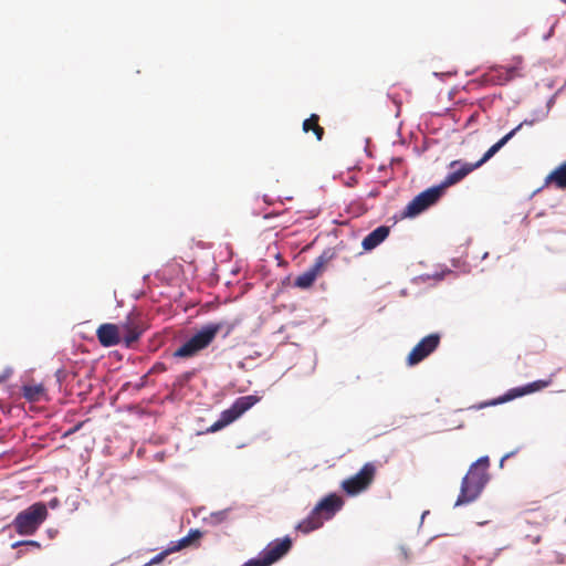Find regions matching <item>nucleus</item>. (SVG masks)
<instances>
[{"label": "nucleus", "instance_id": "nucleus-18", "mask_svg": "<svg viewBox=\"0 0 566 566\" xmlns=\"http://www.w3.org/2000/svg\"><path fill=\"white\" fill-rule=\"evenodd\" d=\"M143 333V329L135 325V324H127L124 327V335L122 337V342L126 347H130L134 343H136L140 335Z\"/></svg>", "mask_w": 566, "mask_h": 566}, {"label": "nucleus", "instance_id": "nucleus-28", "mask_svg": "<svg viewBox=\"0 0 566 566\" xmlns=\"http://www.w3.org/2000/svg\"><path fill=\"white\" fill-rule=\"evenodd\" d=\"M12 374V368L7 367L2 374H0V384L6 381Z\"/></svg>", "mask_w": 566, "mask_h": 566}, {"label": "nucleus", "instance_id": "nucleus-3", "mask_svg": "<svg viewBox=\"0 0 566 566\" xmlns=\"http://www.w3.org/2000/svg\"><path fill=\"white\" fill-rule=\"evenodd\" d=\"M490 480L485 470H471L463 476L454 506L470 504L478 500Z\"/></svg>", "mask_w": 566, "mask_h": 566}, {"label": "nucleus", "instance_id": "nucleus-8", "mask_svg": "<svg viewBox=\"0 0 566 566\" xmlns=\"http://www.w3.org/2000/svg\"><path fill=\"white\" fill-rule=\"evenodd\" d=\"M375 471L376 469L373 463L364 464L358 473L343 481L342 486L344 491L349 495H357L366 490L374 479Z\"/></svg>", "mask_w": 566, "mask_h": 566}, {"label": "nucleus", "instance_id": "nucleus-34", "mask_svg": "<svg viewBox=\"0 0 566 566\" xmlns=\"http://www.w3.org/2000/svg\"><path fill=\"white\" fill-rule=\"evenodd\" d=\"M427 514H429V511H424V512L422 513V516H421V523L423 522V520H424V517H426V515H427Z\"/></svg>", "mask_w": 566, "mask_h": 566}, {"label": "nucleus", "instance_id": "nucleus-6", "mask_svg": "<svg viewBox=\"0 0 566 566\" xmlns=\"http://www.w3.org/2000/svg\"><path fill=\"white\" fill-rule=\"evenodd\" d=\"M292 547V539L285 536L282 539H275L270 543L256 558H251L242 566H270L281 559Z\"/></svg>", "mask_w": 566, "mask_h": 566}, {"label": "nucleus", "instance_id": "nucleus-27", "mask_svg": "<svg viewBox=\"0 0 566 566\" xmlns=\"http://www.w3.org/2000/svg\"><path fill=\"white\" fill-rule=\"evenodd\" d=\"M313 132L317 140H321L323 138L324 129L321 126H318L317 123L314 125Z\"/></svg>", "mask_w": 566, "mask_h": 566}, {"label": "nucleus", "instance_id": "nucleus-22", "mask_svg": "<svg viewBox=\"0 0 566 566\" xmlns=\"http://www.w3.org/2000/svg\"><path fill=\"white\" fill-rule=\"evenodd\" d=\"M229 512H230V509L212 512L209 517L210 523L213 525H218V524L224 522L228 518Z\"/></svg>", "mask_w": 566, "mask_h": 566}, {"label": "nucleus", "instance_id": "nucleus-9", "mask_svg": "<svg viewBox=\"0 0 566 566\" xmlns=\"http://www.w3.org/2000/svg\"><path fill=\"white\" fill-rule=\"evenodd\" d=\"M440 344V335L432 333L423 337L410 352L407 361L410 366L417 365L433 353Z\"/></svg>", "mask_w": 566, "mask_h": 566}, {"label": "nucleus", "instance_id": "nucleus-24", "mask_svg": "<svg viewBox=\"0 0 566 566\" xmlns=\"http://www.w3.org/2000/svg\"><path fill=\"white\" fill-rule=\"evenodd\" d=\"M318 116L315 114H312L310 118L305 119L303 122V130L305 133H308L311 129L313 130L314 125L317 123Z\"/></svg>", "mask_w": 566, "mask_h": 566}, {"label": "nucleus", "instance_id": "nucleus-32", "mask_svg": "<svg viewBox=\"0 0 566 566\" xmlns=\"http://www.w3.org/2000/svg\"><path fill=\"white\" fill-rule=\"evenodd\" d=\"M515 72H516V67L515 66L514 67H510L509 69V73H510L509 77L512 78L515 75Z\"/></svg>", "mask_w": 566, "mask_h": 566}, {"label": "nucleus", "instance_id": "nucleus-31", "mask_svg": "<svg viewBox=\"0 0 566 566\" xmlns=\"http://www.w3.org/2000/svg\"><path fill=\"white\" fill-rule=\"evenodd\" d=\"M516 453V451H512V452H509L506 454H504L502 457V462H504L505 460L510 459L511 457H513L514 454Z\"/></svg>", "mask_w": 566, "mask_h": 566}, {"label": "nucleus", "instance_id": "nucleus-35", "mask_svg": "<svg viewBox=\"0 0 566 566\" xmlns=\"http://www.w3.org/2000/svg\"><path fill=\"white\" fill-rule=\"evenodd\" d=\"M443 276H444V273L437 275L438 279H443Z\"/></svg>", "mask_w": 566, "mask_h": 566}, {"label": "nucleus", "instance_id": "nucleus-12", "mask_svg": "<svg viewBox=\"0 0 566 566\" xmlns=\"http://www.w3.org/2000/svg\"><path fill=\"white\" fill-rule=\"evenodd\" d=\"M547 384H548L547 381L537 380V381L530 382L522 387L512 388L509 391H506L505 395H503L502 397H500L495 400H492L490 402L482 403L479 408L507 402L510 400L522 397L524 395H528V394L535 392L537 390H541L544 387H546Z\"/></svg>", "mask_w": 566, "mask_h": 566}, {"label": "nucleus", "instance_id": "nucleus-5", "mask_svg": "<svg viewBox=\"0 0 566 566\" xmlns=\"http://www.w3.org/2000/svg\"><path fill=\"white\" fill-rule=\"evenodd\" d=\"M260 401L255 395L242 396L234 400L230 408L221 412L220 418L210 426L208 432H217L240 418L245 411Z\"/></svg>", "mask_w": 566, "mask_h": 566}, {"label": "nucleus", "instance_id": "nucleus-1", "mask_svg": "<svg viewBox=\"0 0 566 566\" xmlns=\"http://www.w3.org/2000/svg\"><path fill=\"white\" fill-rule=\"evenodd\" d=\"M223 328H226V337L232 332L234 324L219 322L202 326L174 353V357L190 358L196 356L200 350L207 348Z\"/></svg>", "mask_w": 566, "mask_h": 566}, {"label": "nucleus", "instance_id": "nucleus-20", "mask_svg": "<svg viewBox=\"0 0 566 566\" xmlns=\"http://www.w3.org/2000/svg\"><path fill=\"white\" fill-rule=\"evenodd\" d=\"M23 397L31 402L40 401L41 397L44 395V387L42 384L38 385H24L22 387Z\"/></svg>", "mask_w": 566, "mask_h": 566}, {"label": "nucleus", "instance_id": "nucleus-13", "mask_svg": "<svg viewBox=\"0 0 566 566\" xmlns=\"http://www.w3.org/2000/svg\"><path fill=\"white\" fill-rule=\"evenodd\" d=\"M326 261L327 258L325 254L319 255L308 270L295 279L294 285L300 289H308L312 286Z\"/></svg>", "mask_w": 566, "mask_h": 566}, {"label": "nucleus", "instance_id": "nucleus-19", "mask_svg": "<svg viewBox=\"0 0 566 566\" xmlns=\"http://www.w3.org/2000/svg\"><path fill=\"white\" fill-rule=\"evenodd\" d=\"M201 537V532L199 530H190L189 534L177 542H171L170 551L178 552L185 547L191 545V543Z\"/></svg>", "mask_w": 566, "mask_h": 566}, {"label": "nucleus", "instance_id": "nucleus-7", "mask_svg": "<svg viewBox=\"0 0 566 566\" xmlns=\"http://www.w3.org/2000/svg\"><path fill=\"white\" fill-rule=\"evenodd\" d=\"M442 193L434 186L417 195L406 207L403 217L413 218L434 205Z\"/></svg>", "mask_w": 566, "mask_h": 566}, {"label": "nucleus", "instance_id": "nucleus-33", "mask_svg": "<svg viewBox=\"0 0 566 566\" xmlns=\"http://www.w3.org/2000/svg\"><path fill=\"white\" fill-rule=\"evenodd\" d=\"M154 369H155V370H157V369H158V370H164V369H165V367H164V365H163V364H158L157 366H155V367H154Z\"/></svg>", "mask_w": 566, "mask_h": 566}, {"label": "nucleus", "instance_id": "nucleus-10", "mask_svg": "<svg viewBox=\"0 0 566 566\" xmlns=\"http://www.w3.org/2000/svg\"><path fill=\"white\" fill-rule=\"evenodd\" d=\"M450 167L454 170L449 172L440 185L434 186L436 188H440L442 195L448 187L458 184L470 172L478 169L474 164L461 163L460 160H453Z\"/></svg>", "mask_w": 566, "mask_h": 566}, {"label": "nucleus", "instance_id": "nucleus-30", "mask_svg": "<svg viewBox=\"0 0 566 566\" xmlns=\"http://www.w3.org/2000/svg\"><path fill=\"white\" fill-rule=\"evenodd\" d=\"M399 552L401 553L403 559L408 558L409 551L406 546H403V545L399 546Z\"/></svg>", "mask_w": 566, "mask_h": 566}, {"label": "nucleus", "instance_id": "nucleus-2", "mask_svg": "<svg viewBox=\"0 0 566 566\" xmlns=\"http://www.w3.org/2000/svg\"><path fill=\"white\" fill-rule=\"evenodd\" d=\"M343 506V500L336 494H329L322 499L311 511L310 515L296 525V530L308 534L323 526Z\"/></svg>", "mask_w": 566, "mask_h": 566}, {"label": "nucleus", "instance_id": "nucleus-16", "mask_svg": "<svg viewBox=\"0 0 566 566\" xmlns=\"http://www.w3.org/2000/svg\"><path fill=\"white\" fill-rule=\"evenodd\" d=\"M522 128V125H517L515 128H513L511 132H509L506 135H504L500 140H497L494 145H492L485 154L482 156V158L474 163L476 168H480L483 164H485L488 160H490L497 151H500L501 148H503L515 135L516 133Z\"/></svg>", "mask_w": 566, "mask_h": 566}, {"label": "nucleus", "instance_id": "nucleus-23", "mask_svg": "<svg viewBox=\"0 0 566 566\" xmlns=\"http://www.w3.org/2000/svg\"><path fill=\"white\" fill-rule=\"evenodd\" d=\"M490 464V460L488 455H483L479 458L475 462H473L470 467L471 470H485L488 471Z\"/></svg>", "mask_w": 566, "mask_h": 566}, {"label": "nucleus", "instance_id": "nucleus-4", "mask_svg": "<svg viewBox=\"0 0 566 566\" xmlns=\"http://www.w3.org/2000/svg\"><path fill=\"white\" fill-rule=\"evenodd\" d=\"M46 515L45 504L38 502L18 513L12 524L18 534L22 536L32 535L44 522Z\"/></svg>", "mask_w": 566, "mask_h": 566}, {"label": "nucleus", "instance_id": "nucleus-36", "mask_svg": "<svg viewBox=\"0 0 566 566\" xmlns=\"http://www.w3.org/2000/svg\"><path fill=\"white\" fill-rule=\"evenodd\" d=\"M504 462L500 461V468H503Z\"/></svg>", "mask_w": 566, "mask_h": 566}, {"label": "nucleus", "instance_id": "nucleus-15", "mask_svg": "<svg viewBox=\"0 0 566 566\" xmlns=\"http://www.w3.org/2000/svg\"><path fill=\"white\" fill-rule=\"evenodd\" d=\"M390 228L387 226H379L375 230H373L370 233H368L363 242L361 247L366 251H370L378 247L381 242H384L387 237L389 235Z\"/></svg>", "mask_w": 566, "mask_h": 566}, {"label": "nucleus", "instance_id": "nucleus-14", "mask_svg": "<svg viewBox=\"0 0 566 566\" xmlns=\"http://www.w3.org/2000/svg\"><path fill=\"white\" fill-rule=\"evenodd\" d=\"M96 334L98 342L105 347H112L122 342L118 328L114 324H102Z\"/></svg>", "mask_w": 566, "mask_h": 566}, {"label": "nucleus", "instance_id": "nucleus-11", "mask_svg": "<svg viewBox=\"0 0 566 566\" xmlns=\"http://www.w3.org/2000/svg\"><path fill=\"white\" fill-rule=\"evenodd\" d=\"M450 167L454 170L449 172L440 185L434 186L436 188H440L442 195L448 187L458 184L470 172L478 169L474 164L461 163L460 160H453Z\"/></svg>", "mask_w": 566, "mask_h": 566}, {"label": "nucleus", "instance_id": "nucleus-17", "mask_svg": "<svg viewBox=\"0 0 566 566\" xmlns=\"http://www.w3.org/2000/svg\"><path fill=\"white\" fill-rule=\"evenodd\" d=\"M551 182H554L560 189L566 188V161L545 178V185Z\"/></svg>", "mask_w": 566, "mask_h": 566}, {"label": "nucleus", "instance_id": "nucleus-29", "mask_svg": "<svg viewBox=\"0 0 566 566\" xmlns=\"http://www.w3.org/2000/svg\"><path fill=\"white\" fill-rule=\"evenodd\" d=\"M558 93L554 94L553 96H551L546 103V107L544 108L545 111H548V113L551 112V108L553 107V105L555 104V101H556V96H557Z\"/></svg>", "mask_w": 566, "mask_h": 566}, {"label": "nucleus", "instance_id": "nucleus-25", "mask_svg": "<svg viewBox=\"0 0 566 566\" xmlns=\"http://www.w3.org/2000/svg\"><path fill=\"white\" fill-rule=\"evenodd\" d=\"M170 553H174V552L170 551V547H169L166 551L154 556L145 566L156 565V564L160 563Z\"/></svg>", "mask_w": 566, "mask_h": 566}, {"label": "nucleus", "instance_id": "nucleus-21", "mask_svg": "<svg viewBox=\"0 0 566 566\" xmlns=\"http://www.w3.org/2000/svg\"><path fill=\"white\" fill-rule=\"evenodd\" d=\"M548 116V111L544 108H538L532 112V118L524 119L520 125L523 126H532L536 122L544 120Z\"/></svg>", "mask_w": 566, "mask_h": 566}, {"label": "nucleus", "instance_id": "nucleus-26", "mask_svg": "<svg viewBox=\"0 0 566 566\" xmlns=\"http://www.w3.org/2000/svg\"><path fill=\"white\" fill-rule=\"evenodd\" d=\"M11 546H12V548H17L19 546H31V547L40 548V543L36 541H19V542L13 543Z\"/></svg>", "mask_w": 566, "mask_h": 566}]
</instances>
